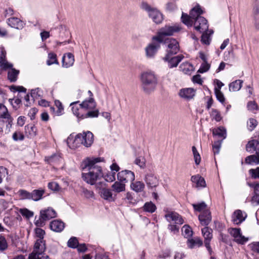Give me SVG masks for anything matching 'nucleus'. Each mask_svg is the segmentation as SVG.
<instances>
[{
	"label": "nucleus",
	"mask_w": 259,
	"mask_h": 259,
	"mask_svg": "<svg viewBox=\"0 0 259 259\" xmlns=\"http://www.w3.org/2000/svg\"><path fill=\"white\" fill-rule=\"evenodd\" d=\"M101 161L100 158H96L93 159H88L84 163L82 169H87L88 172H83L82 178L87 183L93 185L97 181L103 177L102 168L98 165L97 163Z\"/></svg>",
	"instance_id": "1"
},
{
	"label": "nucleus",
	"mask_w": 259,
	"mask_h": 259,
	"mask_svg": "<svg viewBox=\"0 0 259 259\" xmlns=\"http://www.w3.org/2000/svg\"><path fill=\"white\" fill-rule=\"evenodd\" d=\"M142 88L146 94H150L154 91L157 84V78L153 72L146 71L141 74Z\"/></svg>",
	"instance_id": "2"
},
{
	"label": "nucleus",
	"mask_w": 259,
	"mask_h": 259,
	"mask_svg": "<svg viewBox=\"0 0 259 259\" xmlns=\"http://www.w3.org/2000/svg\"><path fill=\"white\" fill-rule=\"evenodd\" d=\"M203 13V11L199 6L193 8L190 12L189 15L183 13L182 15V21L183 23L188 26H192L193 21L197 19L198 17H202L200 16Z\"/></svg>",
	"instance_id": "3"
},
{
	"label": "nucleus",
	"mask_w": 259,
	"mask_h": 259,
	"mask_svg": "<svg viewBox=\"0 0 259 259\" xmlns=\"http://www.w3.org/2000/svg\"><path fill=\"white\" fill-rule=\"evenodd\" d=\"M141 8L148 13L149 17L156 24H160L163 20L162 14L157 9L151 7L146 2H142Z\"/></svg>",
	"instance_id": "4"
},
{
	"label": "nucleus",
	"mask_w": 259,
	"mask_h": 259,
	"mask_svg": "<svg viewBox=\"0 0 259 259\" xmlns=\"http://www.w3.org/2000/svg\"><path fill=\"white\" fill-rule=\"evenodd\" d=\"M93 141V134L91 132L88 131L82 134H77L74 140V143L76 146H78L79 144H82L88 147L92 144Z\"/></svg>",
	"instance_id": "5"
},
{
	"label": "nucleus",
	"mask_w": 259,
	"mask_h": 259,
	"mask_svg": "<svg viewBox=\"0 0 259 259\" xmlns=\"http://www.w3.org/2000/svg\"><path fill=\"white\" fill-rule=\"evenodd\" d=\"M180 29L181 28L178 25H166L159 30L158 35L154 36V39L163 42L164 36L172 35L174 33L179 31Z\"/></svg>",
	"instance_id": "6"
},
{
	"label": "nucleus",
	"mask_w": 259,
	"mask_h": 259,
	"mask_svg": "<svg viewBox=\"0 0 259 259\" xmlns=\"http://www.w3.org/2000/svg\"><path fill=\"white\" fill-rule=\"evenodd\" d=\"M57 213L52 208L49 207L40 211L39 220L36 221L35 224L38 226H42L45 225V222L51 219L56 217Z\"/></svg>",
	"instance_id": "7"
},
{
	"label": "nucleus",
	"mask_w": 259,
	"mask_h": 259,
	"mask_svg": "<svg viewBox=\"0 0 259 259\" xmlns=\"http://www.w3.org/2000/svg\"><path fill=\"white\" fill-rule=\"evenodd\" d=\"M161 41L152 38V42L149 44L145 48L146 57L149 58H153L160 48Z\"/></svg>",
	"instance_id": "8"
},
{
	"label": "nucleus",
	"mask_w": 259,
	"mask_h": 259,
	"mask_svg": "<svg viewBox=\"0 0 259 259\" xmlns=\"http://www.w3.org/2000/svg\"><path fill=\"white\" fill-rule=\"evenodd\" d=\"M167 49L166 50L167 54L163 58L164 61L168 60L169 56H172L176 54L179 51V44L175 39L170 38L168 39Z\"/></svg>",
	"instance_id": "9"
},
{
	"label": "nucleus",
	"mask_w": 259,
	"mask_h": 259,
	"mask_svg": "<svg viewBox=\"0 0 259 259\" xmlns=\"http://www.w3.org/2000/svg\"><path fill=\"white\" fill-rule=\"evenodd\" d=\"M144 180L148 189L151 190L156 188L159 184V179L152 172L146 174Z\"/></svg>",
	"instance_id": "10"
},
{
	"label": "nucleus",
	"mask_w": 259,
	"mask_h": 259,
	"mask_svg": "<svg viewBox=\"0 0 259 259\" xmlns=\"http://www.w3.org/2000/svg\"><path fill=\"white\" fill-rule=\"evenodd\" d=\"M228 232L233 237L234 241L238 244H243L248 241V238L241 233L240 228H230Z\"/></svg>",
	"instance_id": "11"
},
{
	"label": "nucleus",
	"mask_w": 259,
	"mask_h": 259,
	"mask_svg": "<svg viewBox=\"0 0 259 259\" xmlns=\"http://www.w3.org/2000/svg\"><path fill=\"white\" fill-rule=\"evenodd\" d=\"M117 176L118 181L123 183L132 182L135 179L134 172L128 170H124L119 172Z\"/></svg>",
	"instance_id": "12"
},
{
	"label": "nucleus",
	"mask_w": 259,
	"mask_h": 259,
	"mask_svg": "<svg viewBox=\"0 0 259 259\" xmlns=\"http://www.w3.org/2000/svg\"><path fill=\"white\" fill-rule=\"evenodd\" d=\"M46 250V246L40 240L35 243L33 251L29 254L28 259H39V255H41Z\"/></svg>",
	"instance_id": "13"
},
{
	"label": "nucleus",
	"mask_w": 259,
	"mask_h": 259,
	"mask_svg": "<svg viewBox=\"0 0 259 259\" xmlns=\"http://www.w3.org/2000/svg\"><path fill=\"white\" fill-rule=\"evenodd\" d=\"M195 29L200 33L204 32L208 30V25L207 20L202 17H198L197 19L193 21Z\"/></svg>",
	"instance_id": "14"
},
{
	"label": "nucleus",
	"mask_w": 259,
	"mask_h": 259,
	"mask_svg": "<svg viewBox=\"0 0 259 259\" xmlns=\"http://www.w3.org/2000/svg\"><path fill=\"white\" fill-rule=\"evenodd\" d=\"M79 101L74 102L70 104L72 107V111L74 115H75L79 119H84L85 115V111L81 104H78Z\"/></svg>",
	"instance_id": "15"
},
{
	"label": "nucleus",
	"mask_w": 259,
	"mask_h": 259,
	"mask_svg": "<svg viewBox=\"0 0 259 259\" xmlns=\"http://www.w3.org/2000/svg\"><path fill=\"white\" fill-rule=\"evenodd\" d=\"M165 218L168 222H174L177 224L182 225L184 223L182 217L176 212L169 211L165 214Z\"/></svg>",
	"instance_id": "16"
},
{
	"label": "nucleus",
	"mask_w": 259,
	"mask_h": 259,
	"mask_svg": "<svg viewBox=\"0 0 259 259\" xmlns=\"http://www.w3.org/2000/svg\"><path fill=\"white\" fill-rule=\"evenodd\" d=\"M201 231L204 238L205 246L209 251H211L210 242L212 238V230L206 227L202 229Z\"/></svg>",
	"instance_id": "17"
},
{
	"label": "nucleus",
	"mask_w": 259,
	"mask_h": 259,
	"mask_svg": "<svg viewBox=\"0 0 259 259\" xmlns=\"http://www.w3.org/2000/svg\"><path fill=\"white\" fill-rule=\"evenodd\" d=\"M0 117L4 118L6 120V122L8 123V124L7 125L8 127H11L13 118L9 113L7 107L1 103H0Z\"/></svg>",
	"instance_id": "18"
},
{
	"label": "nucleus",
	"mask_w": 259,
	"mask_h": 259,
	"mask_svg": "<svg viewBox=\"0 0 259 259\" xmlns=\"http://www.w3.org/2000/svg\"><path fill=\"white\" fill-rule=\"evenodd\" d=\"M246 216V214L243 213L241 210H236L232 215V221L234 224L239 225L245 220Z\"/></svg>",
	"instance_id": "19"
},
{
	"label": "nucleus",
	"mask_w": 259,
	"mask_h": 259,
	"mask_svg": "<svg viewBox=\"0 0 259 259\" xmlns=\"http://www.w3.org/2000/svg\"><path fill=\"white\" fill-rule=\"evenodd\" d=\"M201 224L207 226L211 221V213L209 210H206L201 212L198 217Z\"/></svg>",
	"instance_id": "20"
},
{
	"label": "nucleus",
	"mask_w": 259,
	"mask_h": 259,
	"mask_svg": "<svg viewBox=\"0 0 259 259\" xmlns=\"http://www.w3.org/2000/svg\"><path fill=\"white\" fill-rule=\"evenodd\" d=\"M8 24L12 27L21 29L23 28L25 23L17 17H11L7 20Z\"/></svg>",
	"instance_id": "21"
},
{
	"label": "nucleus",
	"mask_w": 259,
	"mask_h": 259,
	"mask_svg": "<svg viewBox=\"0 0 259 259\" xmlns=\"http://www.w3.org/2000/svg\"><path fill=\"white\" fill-rule=\"evenodd\" d=\"M195 94V91L192 88H186L181 89L179 92V95L181 97L190 100L192 99Z\"/></svg>",
	"instance_id": "22"
},
{
	"label": "nucleus",
	"mask_w": 259,
	"mask_h": 259,
	"mask_svg": "<svg viewBox=\"0 0 259 259\" xmlns=\"http://www.w3.org/2000/svg\"><path fill=\"white\" fill-rule=\"evenodd\" d=\"M74 62V57L71 53L65 54L62 58L63 66L68 68L72 66Z\"/></svg>",
	"instance_id": "23"
},
{
	"label": "nucleus",
	"mask_w": 259,
	"mask_h": 259,
	"mask_svg": "<svg viewBox=\"0 0 259 259\" xmlns=\"http://www.w3.org/2000/svg\"><path fill=\"white\" fill-rule=\"evenodd\" d=\"M50 227L53 231L60 232L64 228V223L61 221L55 220L50 223Z\"/></svg>",
	"instance_id": "24"
},
{
	"label": "nucleus",
	"mask_w": 259,
	"mask_h": 259,
	"mask_svg": "<svg viewBox=\"0 0 259 259\" xmlns=\"http://www.w3.org/2000/svg\"><path fill=\"white\" fill-rule=\"evenodd\" d=\"M81 104L85 112L90 110L95 109L96 107V102L93 97L90 98L89 100L83 101Z\"/></svg>",
	"instance_id": "25"
},
{
	"label": "nucleus",
	"mask_w": 259,
	"mask_h": 259,
	"mask_svg": "<svg viewBox=\"0 0 259 259\" xmlns=\"http://www.w3.org/2000/svg\"><path fill=\"white\" fill-rule=\"evenodd\" d=\"M191 180L193 183L196 185V187H205L206 186L204 179L199 175L192 176Z\"/></svg>",
	"instance_id": "26"
},
{
	"label": "nucleus",
	"mask_w": 259,
	"mask_h": 259,
	"mask_svg": "<svg viewBox=\"0 0 259 259\" xmlns=\"http://www.w3.org/2000/svg\"><path fill=\"white\" fill-rule=\"evenodd\" d=\"M45 160L51 165H57L62 161V158L59 154H55L51 156L46 157Z\"/></svg>",
	"instance_id": "27"
},
{
	"label": "nucleus",
	"mask_w": 259,
	"mask_h": 259,
	"mask_svg": "<svg viewBox=\"0 0 259 259\" xmlns=\"http://www.w3.org/2000/svg\"><path fill=\"white\" fill-rule=\"evenodd\" d=\"M170 56H169L168 60L167 61L168 62L169 68L177 67L184 58V56L182 55H178L171 58H170Z\"/></svg>",
	"instance_id": "28"
},
{
	"label": "nucleus",
	"mask_w": 259,
	"mask_h": 259,
	"mask_svg": "<svg viewBox=\"0 0 259 259\" xmlns=\"http://www.w3.org/2000/svg\"><path fill=\"white\" fill-rule=\"evenodd\" d=\"M25 133L30 138L34 137L37 134V128L34 125L29 124L25 126Z\"/></svg>",
	"instance_id": "29"
},
{
	"label": "nucleus",
	"mask_w": 259,
	"mask_h": 259,
	"mask_svg": "<svg viewBox=\"0 0 259 259\" xmlns=\"http://www.w3.org/2000/svg\"><path fill=\"white\" fill-rule=\"evenodd\" d=\"M44 193V189L34 190L31 192V199L35 201H38L42 198Z\"/></svg>",
	"instance_id": "30"
},
{
	"label": "nucleus",
	"mask_w": 259,
	"mask_h": 259,
	"mask_svg": "<svg viewBox=\"0 0 259 259\" xmlns=\"http://www.w3.org/2000/svg\"><path fill=\"white\" fill-rule=\"evenodd\" d=\"M180 68L184 73L186 74H190L194 70L193 65L188 62L183 63L180 66Z\"/></svg>",
	"instance_id": "31"
},
{
	"label": "nucleus",
	"mask_w": 259,
	"mask_h": 259,
	"mask_svg": "<svg viewBox=\"0 0 259 259\" xmlns=\"http://www.w3.org/2000/svg\"><path fill=\"white\" fill-rule=\"evenodd\" d=\"M188 246L190 248H193L195 247H200L202 245V240L200 238H195L194 239H188L187 241Z\"/></svg>",
	"instance_id": "32"
},
{
	"label": "nucleus",
	"mask_w": 259,
	"mask_h": 259,
	"mask_svg": "<svg viewBox=\"0 0 259 259\" xmlns=\"http://www.w3.org/2000/svg\"><path fill=\"white\" fill-rule=\"evenodd\" d=\"M100 193L101 197L104 199L107 200L109 201L114 200V199L112 196V193L110 189L103 188L101 190Z\"/></svg>",
	"instance_id": "33"
},
{
	"label": "nucleus",
	"mask_w": 259,
	"mask_h": 259,
	"mask_svg": "<svg viewBox=\"0 0 259 259\" xmlns=\"http://www.w3.org/2000/svg\"><path fill=\"white\" fill-rule=\"evenodd\" d=\"M131 187L132 190L136 192H141L143 191L145 188V184L141 181H136L132 182Z\"/></svg>",
	"instance_id": "34"
},
{
	"label": "nucleus",
	"mask_w": 259,
	"mask_h": 259,
	"mask_svg": "<svg viewBox=\"0 0 259 259\" xmlns=\"http://www.w3.org/2000/svg\"><path fill=\"white\" fill-rule=\"evenodd\" d=\"M112 190L116 193H120L124 191L125 190V183L120 182V181L115 182L111 186Z\"/></svg>",
	"instance_id": "35"
},
{
	"label": "nucleus",
	"mask_w": 259,
	"mask_h": 259,
	"mask_svg": "<svg viewBox=\"0 0 259 259\" xmlns=\"http://www.w3.org/2000/svg\"><path fill=\"white\" fill-rule=\"evenodd\" d=\"M212 134L213 136H218L220 138H222L221 140H223L226 137V130L223 127H219L212 130Z\"/></svg>",
	"instance_id": "36"
},
{
	"label": "nucleus",
	"mask_w": 259,
	"mask_h": 259,
	"mask_svg": "<svg viewBox=\"0 0 259 259\" xmlns=\"http://www.w3.org/2000/svg\"><path fill=\"white\" fill-rule=\"evenodd\" d=\"M245 162L247 164L259 163V152H256V154L248 156L246 157Z\"/></svg>",
	"instance_id": "37"
},
{
	"label": "nucleus",
	"mask_w": 259,
	"mask_h": 259,
	"mask_svg": "<svg viewBox=\"0 0 259 259\" xmlns=\"http://www.w3.org/2000/svg\"><path fill=\"white\" fill-rule=\"evenodd\" d=\"M6 52L3 50H0V66L3 68H8L12 66L9 65L6 59Z\"/></svg>",
	"instance_id": "38"
},
{
	"label": "nucleus",
	"mask_w": 259,
	"mask_h": 259,
	"mask_svg": "<svg viewBox=\"0 0 259 259\" xmlns=\"http://www.w3.org/2000/svg\"><path fill=\"white\" fill-rule=\"evenodd\" d=\"M243 81L241 80H236L229 84V90L232 92L238 91L242 87Z\"/></svg>",
	"instance_id": "39"
},
{
	"label": "nucleus",
	"mask_w": 259,
	"mask_h": 259,
	"mask_svg": "<svg viewBox=\"0 0 259 259\" xmlns=\"http://www.w3.org/2000/svg\"><path fill=\"white\" fill-rule=\"evenodd\" d=\"M251 201L253 205L257 206L259 204V190L257 185L254 187V192H253Z\"/></svg>",
	"instance_id": "40"
},
{
	"label": "nucleus",
	"mask_w": 259,
	"mask_h": 259,
	"mask_svg": "<svg viewBox=\"0 0 259 259\" xmlns=\"http://www.w3.org/2000/svg\"><path fill=\"white\" fill-rule=\"evenodd\" d=\"M19 71L15 69L12 68L8 71V78L11 82L16 81Z\"/></svg>",
	"instance_id": "41"
},
{
	"label": "nucleus",
	"mask_w": 259,
	"mask_h": 259,
	"mask_svg": "<svg viewBox=\"0 0 259 259\" xmlns=\"http://www.w3.org/2000/svg\"><path fill=\"white\" fill-rule=\"evenodd\" d=\"M259 144V142L257 140H253L249 141L246 145V149L248 152H251L252 150H256V147Z\"/></svg>",
	"instance_id": "42"
},
{
	"label": "nucleus",
	"mask_w": 259,
	"mask_h": 259,
	"mask_svg": "<svg viewBox=\"0 0 259 259\" xmlns=\"http://www.w3.org/2000/svg\"><path fill=\"white\" fill-rule=\"evenodd\" d=\"M17 194L20 199H31V193L25 190H19Z\"/></svg>",
	"instance_id": "43"
},
{
	"label": "nucleus",
	"mask_w": 259,
	"mask_h": 259,
	"mask_svg": "<svg viewBox=\"0 0 259 259\" xmlns=\"http://www.w3.org/2000/svg\"><path fill=\"white\" fill-rule=\"evenodd\" d=\"M143 208L144 211L152 213L154 212L156 209L155 205L152 202H146Z\"/></svg>",
	"instance_id": "44"
},
{
	"label": "nucleus",
	"mask_w": 259,
	"mask_h": 259,
	"mask_svg": "<svg viewBox=\"0 0 259 259\" xmlns=\"http://www.w3.org/2000/svg\"><path fill=\"white\" fill-rule=\"evenodd\" d=\"M182 232L185 238L190 237L193 234V231L188 225H184L182 229Z\"/></svg>",
	"instance_id": "45"
},
{
	"label": "nucleus",
	"mask_w": 259,
	"mask_h": 259,
	"mask_svg": "<svg viewBox=\"0 0 259 259\" xmlns=\"http://www.w3.org/2000/svg\"><path fill=\"white\" fill-rule=\"evenodd\" d=\"M252 251L253 255H257L259 254V242H253L248 245Z\"/></svg>",
	"instance_id": "46"
},
{
	"label": "nucleus",
	"mask_w": 259,
	"mask_h": 259,
	"mask_svg": "<svg viewBox=\"0 0 259 259\" xmlns=\"http://www.w3.org/2000/svg\"><path fill=\"white\" fill-rule=\"evenodd\" d=\"M192 206L194 210L197 211L203 212V211L207 210L206 209L207 205L204 202H202L198 204H193Z\"/></svg>",
	"instance_id": "47"
},
{
	"label": "nucleus",
	"mask_w": 259,
	"mask_h": 259,
	"mask_svg": "<svg viewBox=\"0 0 259 259\" xmlns=\"http://www.w3.org/2000/svg\"><path fill=\"white\" fill-rule=\"evenodd\" d=\"M99 114V111L98 109L90 110L85 112L84 118L97 117Z\"/></svg>",
	"instance_id": "48"
},
{
	"label": "nucleus",
	"mask_w": 259,
	"mask_h": 259,
	"mask_svg": "<svg viewBox=\"0 0 259 259\" xmlns=\"http://www.w3.org/2000/svg\"><path fill=\"white\" fill-rule=\"evenodd\" d=\"M8 244L5 237L0 235V251H3L7 249Z\"/></svg>",
	"instance_id": "49"
},
{
	"label": "nucleus",
	"mask_w": 259,
	"mask_h": 259,
	"mask_svg": "<svg viewBox=\"0 0 259 259\" xmlns=\"http://www.w3.org/2000/svg\"><path fill=\"white\" fill-rule=\"evenodd\" d=\"M49 59L47 60V64L48 65H51L53 64H58V62L57 59V56L53 53H50L48 54Z\"/></svg>",
	"instance_id": "50"
},
{
	"label": "nucleus",
	"mask_w": 259,
	"mask_h": 259,
	"mask_svg": "<svg viewBox=\"0 0 259 259\" xmlns=\"http://www.w3.org/2000/svg\"><path fill=\"white\" fill-rule=\"evenodd\" d=\"M134 163L141 168L143 169L146 167V159L143 156H139L136 158Z\"/></svg>",
	"instance_id": "51"
},
{
	"label": "nucleus",
	"mask_w": 259,
	"mask_h": 259,
	"mask_svg": "<svg viewBox=\"0 0 259 259\" xmlns=\"http://www.w3.org/2000/svg\"><path fill=\"white\" fill-rule=\"evenodd\" d=\"M45 233V232L44 230H43L42 229H40V228H36L35 229V234H36V235L37 237H39V239H37L36 242H35V243H37V242L39 240H40L41 242H42V243L44 245V246H45V241L43 240V238H44V235Z\"/></svg>",
	"instance_id": "52"
},
{
	"label": "nucleus",
	"mask_w": 259,
	"mask_h": 259,
	"mask_svg": "<svg viewBox=\"0 0 259 259\" xmlns=\"http://www.w3.org/2000/svg\"><path fill=\"white\" fill-rule=\"evenodd\" d=\"M192 150L194 156L195 163L196 165H198L201 161V157L197 151L196 148L194 146L192 147Z\"/></svg>",
	"instance_id": "53"
},
{
	"label": "nucleus",
	"mask_w": 259,
	"mask_h": 259,
	"mask_svg": "<svg viewBox=\"0 0 259 259\" xmlns=\"http://www.w3.org/2000/svg\"><path fill=\"white\" fill-rule=\"evenodd\" d=\"M20 213L22 216L27 219H29L33 216L34 213L27 208H21L19 210Z\"/></svg>",
	"instance_id": "54"
},
{
	"label": "nucleus",
	"mask_w": 259,
	"mask_h": 259,
	"mask_svg": "<svg viewBox=\"0 0 259 259\" xmlns=\"http://www.w3.org/2000/svg\"><path fill=\"white\" fill-rule=\"evenodd\" d=\"M78 241L77 238L75 237H71L67 242L68 247L72 248H75L78 246Z\"/></svg>",
	"instance_id": "55"
},
{
	"label": "nucleus",
	"mask_w": 259,
	"mask_h": 259,
	"mask_svg": "<svg viewBox=\"0 0 259 259\" xmlns=\"http://www.w3.org/2000/svg\"><path fill=\"white\" fill-rule=\"evenodd\" d=\"M222 140H219L214 142L212 145V149L214 154H218L221 146Z\"/></svg>",
	"instance_id": "56"
},
{
	"label": "nucleus",
	"mask_w": 259,
	"mask_h": 259,
	"mask_svg": "<svg viewBox=\"0 0 259 259\" xmlns=\"http://www.w3.org/2000/svg\"><path fill=\"white\" fill-rule=\"evenodd\" d=\"M104 179L106 181L111 182L115 180V172H108L105 176Z\"/></svg>",
	"instance_id": "57"
},
{
	"label": "nucleus",
	"mask_w": 259,
	"mask_h": 259,
	"mask_svg": "<svg viewBox=\"0 0 259 259\" xmlns=\"http://www.w3.org/2000/svg\"><path fill=\"white\" fill-rule=\"evenodd\" d=\"M210 66V64H208L207 62H203L201 64L200 68L198 69V72L201 73L205 72L209 69Z\"/></svg>",
	"instance_id": "58"
},
{
	"label": "nucleus",
	"mask_w": 259,
	"mask_h": 259,
	"mask_svg": "<svg viewBox=\"0 0 259 259\" xmlns=\"http://www.w3.org/2000/svg\"><path fill=\"white\" fill-rule=\"evenodd\" d=\"M257 121L253 118L249 119L247 122V126L249 130L252 131L257 125Z\"/></svg>",
	"instance_id": "59"
},
{
	"label": "nucleus",
	"mask_w": 259,
	"mask_h": 259,
	"mask_svg": "<svg viewBox=\"0 0 259 259\" xmlns=\"http://www.w3.org/2000/svg\"><path fill=\"white\" fill-rule=\"evenodd\" d=\"M214 92L217 99L221 103L225 102V98L223 94L219 89H214Z\"/></svg>",
	"instance_id": "60"
},
{
	"label": "nucleus",
	"mask_w": 259,
	"mask_h": 259,
	"mask_svg": "<svg viewBox=\"0 0 259 259\" xmlns=\"http://www.w3.org/2000/svg\"><path fill=\"white\" fill-rule=\"evenodd\" d=\"M24 138L23 133L20 131H16L13 135V139L14 141L23 140Z\"/></svg>",
	"instance_id": "61"
},
{
	"label": "nucleus",
	"mask_w": 259,
	"mask_h": 259,
	"mask_svg": "<svg viewBox=\"0 0 259 259\" xmlns=\"http://www.w3.org/2000/svg\"><path fill=\"white\" fill-rule=\"evenodd\" d=\"M249 172L251 175L252 178L257 179L259 178V167H256L255 169H250Z\"/></svg>",
	"instance_id": "62"
},
{
	"label": "nucleus",
	"mask_w": 259,
	"mask_h": 259,
	"mask_svg": "<svg viewBox=\"0 0 259 259\" xmlns=\"http://www.w3.org/2000/svg\"><path fill=\"white\" fill-rule=\"evenodd\" d=\"M211 115L213 116V118L217 121H220L222 119V117L220 112L217 110L214 109H212L211 111Z\"/></svg>",
	"instance_id": "63"
},
{
	"label": "nucleus",
	"mask_w": 259,
	"mask_h": 259,
	"mask_svg": "<svg viewBox=\"0 0 259 259\" xmlns=\"http://www.w3.org/2000/svg\"><path fill=\"white\" fill-rule=\"evenodd\" d=\"M48 188L53 191H58L59 189V186L57 182H52L48 184Z\"/></svg>",
	"instance_id": "64"
}]
</instances>
